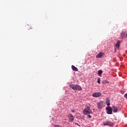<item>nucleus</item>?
<instances>
[{
    "mask_svg": "<svg viewBox=\"0 0 127 127\" xmlns=\"http://www.w3.org/2000/svg\"><path fill=\"white\" fill-rule=\"evenodd\" d=\"M106 110L107 111V114L108 115H113V109L111 107H108L106 108Z\"/></svg>",
    "mask_w": 127,
    "mask_h": 127,
    "instance_id": "4",
    "label": "nucleus"
},
{
    "mask_svg": "<svg viewBox=\"0 0 127 127\" xmlns=\"http://www.w3.org/2000/svg\"><path fill=\"white\" fill-rule=\"evenodd\" d=\"M71 113H75V110H71Z\"/></svg>",
    "mask_w": 127,
    "mask_h": 127,
    "instance_id": "18",
    "label": "nucleus"
},
{
    "mask_svg": "<svg viewBox=\"0 0 127 127\" xmlns=\"http://www.w3.org/2000/svg\"><path fill=\"white\" fill-rule=\"evenodd\" d=\"M104 56L105 53L103 52H100L96 56V58H102V57Z\"/></svg>",
    "mask_w": 127,
    "mask_h": 127,
    "instance_id": "5",
    "label": "nucleus"
},
{
    "mask_svg": "<svg viewBox=\"0 0 127 127\" xmlns=\"http://www.w3.org/2000/svg\"><path fill=\"white\" fill-rule=\"evenodd\" d=\"M87 117H88V118H89V119H91V118H92V116H91V115H88Z\"/></svg>",
    "mask_w": 127,
    "mask_h": 127,
    "instance_id": "17",
    "label": "nucleus"
},
{
    "mask_svg": "<svg viewBox=\"0 0 127 127\" xmlns=\"http://www.w3.org/2000/svg\"><path fill=\"white\" fill-rule=\"evenodd\" d=\"M74 121V116L73 115H71L68 119L69 123H72Z\"/></svg>",
    "mask_w": 127,
    "mask_h": 127,
    "instance_id": "9",
    "label": "nucleus"
},
{
    "mask_svg": "<svg viewBox=\"0 0 127 127\" xmlns=\"http://www.w3.org/2000/svg\"><path fill=\"white\" fill-rule=\"evenodd\" d=\"M101 96H102V93L100 92H95L92 94V97H94V98H99Z\"/></svg>",
    "mask_w": 127,
    "mask_h": 127,
    "instance_id": "3",
    "label": "nucleus"
},
{
    "mask_svg": "<svg viewBox=\"0 0 127 127\" xmlns=\"http://www.w3.org/2000/svg\"><path fill=\"white\" fill-rule=\"evenodd\" d=\"M109 81L105 80L103 81V84H109Z\"/></svg>",
    "mask_w": 127,
    "mask_h": 127,
    "instance_id": "14",
    "label": "nucleus"
},
{
    "mask_svg": "<svg viewBox=\"0 0 127 127\" xmlns=\"http://www.w3.org/2000/svg\"><path fill=\"white\" fill-rule=\"evenodd\" d=\"M106 104H107L108 107H109V106H110V105H111V104L110 103V98L107 99L106 101Z\"/></svg>",
    "mask_w": 127,
    "mask_h": 127,
    "instance_id": "11",
    "label": "nucleus"
},
{
    "mask_svg": "<svg viewBox=\"0 0 127 127\" xmlns=\"http://www.w3.org/2000/svg\"><path fill=\"white\" fill-rule=\"evenodd\" d=\"M69 87L72 89V90H78V91H81L82 90V87L80 85L77 84H71L69 85Z\"/></svg>",
    "mask_w": 127,
    "mask_h": 127,
    "instance_id": "2",
    "label": "nucleus"
},
{
    "mask_svg": "<svg viewBox=\"0 0 127 127\" xmlns=\"http://www.w3.org/2000/svg\"><path fill=\"white\" fill-rule=\"evenodd\" d=\"M91 106L86 105V108L84 109L83 112V115H90L92 113V110L90 109Z\"/></svg>",
    "mask_w": 127,
    "mask_h": 127,
    "instance_id": "1",
    "label": "nucleus"
},
{
    "mask_svg": "<svg viewBox=\"0 0 127 127\" xmlns=\"http://www.w3.org/2000/svg\"><path fill=\"white\" fill-rule=\"evenodd\" d=\"M97 83H98V84H100V83H101V79H100V78H98Z\"/></svg>",
    "mask_w": 127,
    "mask_h": 127,
    "instance_id": "16",
    "label": "nucleus"
},
{
    "mask_svg": "<svg viewBox=\"0 0 127 127\" xmlns=\"http://www.w3.org/2000/svg\"><path fill=\"white\" fill-rule=\"evenodd\" d=\"M102 73H103V71H102L101 70H99L98 71V74L99 75V76H101Z\"/></svg>",
    "mask_w": 127,
    "mask_h": 127,
    "instance_id": "15",
    "label": "nucleus"
},
{
    "mask_svg": "<svg viewBox=\"0 0 127 127\" xmlns=\"http://www.w3.org/2000/svg\"><path fill=\"white\" fill-rule=\"evenodd\" d=\"M120 45H121V41L118 40L115 45V47H116L115 48H117V49H119L120 48Z\"/></svg>",
    "mask_w": 127,
    "mask_h": 127,
    "instance_id": "6",
    "label": "nucleus"
},
{
    "mask_svg": "<svg viewBox=\"0 0 127 127\" xmlns=\"http://www.w3.org/2000/svg\"><path fill=\"white\" fill-rule=\"evenodd\" d=\"M71 68H72V70H73V71H78V68L76 67L74 65H72Z\"/></svg>",
    "mask_w": 127,
    "mask_h": 127,
    "instance_id": "12",
    "label": "nucleus"
},
{
    "mask_svg": "<svg viewBox=\"0 0 127 127\" xmlns=\"http://www.w3.org/2000/svg\"><path fill=\"white\" fill-rule=\"evenodd\" d=\"M112 111H113L114 113H118V108L116 107V106H113L112 107Z\"/></svg>",
    "mask_w": 127,
    "mask_h": 127,
    "instance_id": "10",
    "label": "nucleus"
},
{
    "mask_svg": "<svg viewBox=\"0 0 127 127\" xmlns=\"http://www.w3.org/2000/svg\"><path fill=\"white\" fill-rule=\"evenodd\" d=\"M103 126H112V123L109 121H105L103 122Z\"/></svg>",
    "mask_w": 127,
    "mask_h": 127,
    "instance_id": "8",
    "label": "nucleus"
},
{
    "mask_svg": "<svg viewBox=\"0 0 127 127\" xmlns=\"http://www.w3.org/2000/svg\"><path fill=\"white\" fill-rule=\"evenodd\" d=\"M125 37V33L123 32L121 34V39H124V38Z\"/></svg>",
    "mask_w": 127,
    "mask_h": 127,
    "instance_id": "13",
    "label": "nucleus"
},
{
    "mask_svg": "<svg viewBox=\"0 0 127 127\" xmlns=\"http://www.w3.org/2000/svg\"><path fill=\"white\" fill-rule=\"evenodd\" d=\"M104 105V102L103 101H100L98 103V107L99 109H101L103 108V106Z\"/></svg>",
    "mask_w": 127,
    "mask_h": 127,
    "instance_id": "7",
    "label": "nucleus"
}]
</instances>
